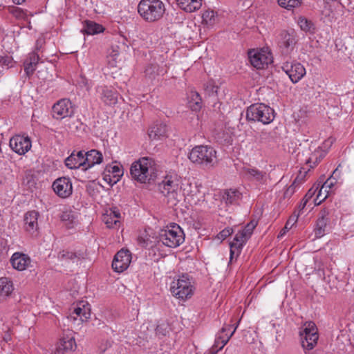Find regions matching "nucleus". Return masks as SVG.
<instances>
[{
  "instance_id": "nucleus-16",
  "label": "nucleus",
  "mask_w": 354,
  "mask_h": 354,
  "mask_svg": "<svg viewBox=\"0 0 354 354\" xmlns=\"http://www.w3.org/2000/svg\"><path fill=\"white\" fill-rule=\"evenodd\" d=\"M31 141L28 136L16 135L10 138V147L17 153L24 155L31 148Z\"/></svg>"
},
{
  "instance_id": "nucleus-34",
  "label": "nucleus",
  "mask_w": 354,
  "mask_h": 354,
  "mask_svg": "<svg viewBox=\"0 0 354 354\" xmlns=\"http://www.w3.org/2000/svg\"><path fill=\"white\" fill-rule=\"evenodd\" d=\"M104 28L99 24L93 21H86L84 24V31L87 35H95L102 32Z\"/></svg>"
},
{
  "instance_id": "nucleus-9",
  "label": "nucleus",
  "mask_w": 354,
  "mask_h": 354,
  "mask_svg": "<svg viewBox=\"0 0 354 354\" xmlns=\"http://www.w3.org/2000/svg\"><path fill=\"white\" fill-rule=\"evenodd\" d=\"M302 347L312 350L317 343L319 335L315 324L313 322H306L299 332Z\"/></svg>"
},
{
  "instance_id": "nucleus-7",
  "label": "nucleus",
  "mask_w": 354,
  "mask_h": 354,
  "mask_svg": "<svg viewBox=\"0 0 354 354\" xmlns=\"http://www.w3.org/2000/svg\"><path fill=\"white\" fill-rule=\"evenodd\" d=\"M160 241L169 248H176L185 241V234L180 227L174 223L160 231Z\"/></svg>"
},
{
  "instance_id": "nucleus-23",
  "label": "nucleus",
  "mask_w": 354,
  "mask_h": 354,
  "mask_svg": "<svg viewBox=\"0 0 354 354\" xmlns=\"http://www.w3.org/2000/svg\"><path fill=\"white\" fill-rule=\"evenodd\" d=\"M39 214L35 210L28 212L24 216V225L26 231L34 232L38 229V217Z\"/></svg>"
},
{
  "instance_id": "nucleus-46",
  "label": "nucleus",
  "mask_w": 354,
  "mask_h": 354,
  "mask_svg": "<svg viewBox=\"0 0 354 354\" xmlns=\"http://www.w3.org/2000/svg\"><path fill=\"white\" fill-rule=\"evenodd\" d=\"M232 233V230L231 228H225L221 232H220L218 235L217 238L221 240H224L227 237H228Z\"/></svg>"
},
{
  "instance_id": "nucleus-58",
  "label": "nucleus",
  "mask_w": 354,
  "mask_h": 354,
  "mask_svg": "<svg viewBox=\"0 0 354 354\" xmlns=\"http://www.w3.org/2000/svg\"><path fill=\"white\" fill-rule=\"evenodd\" d=\"M118 46H116L115 47L111 48V51L109 53V54H116V57H118L119 55V50H118Z\"/></svg>"
},
{
  "instance_id": "nucleus-57",
  "label": "nucleus",
  "mask_w": 354,
  "mask_h": 354,
  "mask_svg": "<svg viewBox=\"0 0 354 354\" xmlns=\"http://www.w3.org/2000/svg\"><path fill=\"white\" fill-rule=\"evenodd\" d=\"M44 43V39H39L36 41V50H39L40 48L42 47L43 44Z\"/></svg>"
},
{
  "instance_id": "nucleus-33",
  "label": "nucleus",
  "mask_w": 354,
  "mask_h": 354,
  "mask_svg": "<svg viewBox=\"0 0 354 354\" xmlns=\"http://www.w3.org/2000/svg\"><path fill=\"white\" fill-rule=\"evenodd\" d=\"M13 291V284L7 277L0 278V297H8Z\"/></svg>"
},
{
  "instance_id": "nucleus-19",
  "label": "nucleus",
  "mask_w": 354,
  "mask_h": 354,
  "mask_svg": "<svg viewBox=\"0 0 354 354\" xmlns=\"http://www.w3.org/2000/svg\"><path fill=\"white\" fill-rule=\"evenodd\" d=\"M10 262L13 268L19 271H23L29 267L31 260L27 254L15 252L11 257Z\"/></svg>"
},
{
  "instance_id": "nucleus-26",
  "label": "nucleus",
  "mask_w": 354,
  "mask_h": 354,
  "mask_svg": "<svg viewBox=\"0 0 354 354\" xmlns=\"http://www.w3.org/2000/svg\"><path fill=\"white\" fill-rule=\"evenodd\" d=\"M120 213L116 208L106 211L102 215V221L106 225L107 227L111 228L120 223Z\"/></svg>"
},
{
  "instance_id": "nucleus-14",
  "label": "nucleus",
  "mask_w": 354,
  "mask_h": 354,
  "mask_svg": "<svg viewBox=\"0 0 354 354\" xmlns=\"http://www.w3.org/2000/svg\"><path fill=\"white\" fill-rule=\"evenodd\" d=\"M131 261V254L127 250H120L115 255L113 262L112 268L116 272H122L127 270Z\"/></svg>"
},
{
  "instance_id": "nucleus-31",
  "label": "nucleus",
  "mask_w": 354,
  "mask_h": 354,
  "mask_svg": "<svg viewBox=\"0 0 354 354\" xmlns=\"http://www.w3.org/2000/svg\"><path fill=\"white\" fill-rule=\"evenodd\" d=\"M189 107L194 111H198L202 108V99L199 93L195 91H191L188 94Z\"/></svg>"
},
{
  "instance_id": "nucleus-52",
  "label": "nucleus",
  "mask_w": 354,
  "mask_h": 354,
  "mask_svg": "<svg viewBox=\"0 0 354 354\" xmlns=\"http://www.w3.org/2000/svg\"><path fill=\"white\" fill-rule=\"evenodd\" d=\"M306 174H307L306 171H304V172L302 171H299V174L297 176V177H299V179L297 180V186L304 181V179L306 176Z\"/></svg>"
},
{
  "instance_id": "nucleus-15",
  "label": "nucleus",
  "mask_w": 354,
  "mask_h": 354,
  "mask_svg": "<svg viewBox=\"0 0 354 354\" xmlns=\"http://www.w3.org/2000/svg\"><path fill=\"white\" fill-rule=\"evenodd\" d=\"M73 113L72 104L69 100L62 99L53 106V116L57 120L70 117Z\"/></svg>"
},
{
  "instance_id": "nucleus-8",
  "label": "nucleus",
  "mask_w": 354,
  "mask_h": 354,
  "mask_svg": "<svg viewBox=\"0 0 354 354\" xmlns=\"http://www.w3.org/2000/svg\"><path fill=\"white\" fill-rule=\"evenodd\" d=\"M171 292L177 298L186 299L194 293V287L188 277L183 275L171 283Z\"/></svg>"
},
{
  "instance_id": "nucleus-21",
  "label": "nucleus",
  "mask_w": 354,
  "mask_h": 354,
  "mask_svg": "<svg viewBox=\"0 0 354 354\" xmlns=\"http://www.w3.org/2000/svg\"><path fill=\"white\" fill-rule=\"evenodd\" d=\"M65 165L71 169L82 167V169L84 170L85 168L84 151H80L77 153L73 152L68 158H66Z\"/></svg>"
},
{
  "instance_id": "nucleus-51",
  "label": "nucleus",
  "mask_w": 354,
  "mask_h": 354,
  "mask_svg": "<svg viewBox=\"0 0 354 354\" xmlns=\"http://www.w3.org/2000/svg\"><path fill=\"white\" fill-rule=\"evenodd\" d=\"M317 189L318 187L315 189L313 188L310 189L305 195V196L304 197V199L306 200L307 201H309V200L313 196Z\"/></svg>"
},
{
  "instance_id": "nucleus-61",
  "label": "nucleus",
  "mask_w": 354,
  "mask_h": 354,
  "mask_svg": "<svg viewBox=\"0 0 354 354\" xmlns=\"http://www.w3.org/2000/svg\"><path fill=\"white\" fill-rule=\"evenodd\" d=\"M26 0H12V1L15 3V4H21L23 3H24Z\"/></svg>"
},
{
  "instance_id": "nucleus-3",
  "label": "nucleus",
  "mask_w": 354,
  "mask_h": 354,
  "mask_svg": "<svg viewBox=\"0 0 354 354\" xmlns=\"http://www.w3.org/2000/svg\"><path fill=\"white\" fill-rule=\"evenodd\" d=\"M138 11L145 21L153 22L162 17L165 8L160 0H141L138 6Z\"/></svg>"
},
{
  "instance_id": "nucleus-37",
  "label": "nucleus",
  "mask_w": 354,
  "mask_h": 354,
  "mask_svg": "<svg viewBox=\"0 0 354 354\" xmlns=\"http://www.w3.org/2000/svg\"><path fill=\"white\" fill-rule=\"evenodd\" d=\"M297 24L300 28L304 32L311 33L315 32V28L314 24L310 20L307 19L306 17H299L297 20Z\"/></svg>"
},
{
  "instance_id": "nucleus-35",
  "label": "nucleus",
  "mask_w": 354,
  "mask_h": 354,
  "mask_svg": "<svg viewBox=\"0 0 354 354\" xmlns=\"http://www.w3.org/2000/svg\"><path fill=\"white\" fill-rule=\"evenodd\" d=\"M241 198V194L237 189H227L224 192L223 199L227 204H233Z\"/></svg>"
},
{
  "instance_id": "nucleus-20",
  "label": "nucleus",
  "mask_w": 354,
  "mask_h": 354,
  "mask_svg": "<svg viewBox=\"0 0 354 354\" xmlns=\"http://www.w3.org/2000/svg\"><path fill=\"white\" fill-rule=\"evenodd\" d=\"M336 184L335 178H328L320 187L316 198L315 199V205H319L322 201L326 200L332 192L333 186Z\"/></svg>"
},
{
  "instance_id": "nucleus-27",
  "label": "nucleus",
  "mask_w": 354,
  "mask_h": 354,
  "mask_svg": "<svg viewBox=\"0 0 354 354\" xmlns=\"http://www.w3.org/2000/svg\"><path fill=\"white\" fill-rule=\"evenodd\" d=\"M281 46L285 48L287 51L292 50L297 43L296 33L294 31L290 32L283 31L281 32Z\"/></svg>"
},
{
  "instance_id": "nucleus-25",
  "label": "nucleus",
  "mask_w": 354,
  "mask_h": 354,
  "mask_svg": "<svg viewBox=\"0 0 354 354\" xmlns=\"http://www.w3.org/2000/svg\"><path fill=\"white\" fill-rule=\"evenodd\" d=\"M237 326H236L232 330H231L232 326L227 325L224 326L221 330L219 336L215 341V344L219 346V349H222L223 347L228 342L231 337L234 333Z\"/></svg>"
},
{
  "instance_id": "nucleus-1",
  "label": "nucleus",
  "mask_w": 354,
  "mask_h": 354,
  "mask_svg": "<svg viewBox=\"0 0 354 354\" xmlns=\"http://www.w3.org/2000/svg\"><path fill=\"white\" fill-rule=\"evenodd\" d=\"M190 189H187L185 187H182V179L176 174L167 175L161 183L158 184V189L165 197L168 198V202L172 205H176V202L179 201L180 197V190L183 189V195L187 198L191 204H196L199 199L196 197L198 189L194 186V190H192V185L187 183Z\"/></svg>"
},
{
  "instance_id": "nucleus-10",
  "label": "nucleus",
  "mask_w": 354,
  "mask_h": 354,
  "mask_svg": "<svg viewBox=\"0 0 354 354\" xmlns=\"http://www.w3.org/2000/svg\"><path fill=\"white\" fill-rule=\"evenodd\" d=\"M90 305L84 301H80L74 308L73 312L67 317V319L74 325L79 326L83 322H87L90 319Z\"/></svg>"
},
{
  "instance_id": "nucleus-60",
  "label": "nucleus",
  "mask_w": 354,
  "mask_h": 354,
  "mask_svg": "<svg viewBox=\"0 0 354 354\" xmlns=\"http://www.w3.org/2000/svg\"><path fill=\"white\" fill-rule=\"evenodd\" d=\"M82 83L84 84V86L86 87V89L87 90H89L91 86L90 85L88 84V80H86V77H82Z\"/></svg>"
},
{
  "instance_id": "nucleus-12",
  "label": "nucleus",
  "mask_w": 354,
  "mask_h": 354,
  "mask_svg": "<svg viewBox=\"0 0 354 354\" xmlns=\"http://www.w3.org/2000/svg\"><path fill=\"white\" fill-rule=\"evenodd\" d=\"M251 64L257 69H262L272 62L271 54L264 50H252L248 53Z\"/></svg>"
},
{
  "instance_id": "nucleus-11",
  "label": "nucleus",
  "mask_w": 354,
  "mask_h": 354,
  "mask_svg": "<svg viewBox=\"0 0 354 354\" xmlns=\"http://www.w3.org/2000/svg\"><path fill=\"white\" fill-rule=\"evenodd\" d=\"M281 69L293 84L299 82L306 73L305 67L297 61L285 62L283 63Z\"/></svg>"
},
{
  "instance_id": "nucleus-54",
  "label": "nucleus",
  "mask_w": 354,
  "mask_h": 354,
  "mask_svg": "<svg viewBox=\"0 0 354 354\" xmlns=\"http://www.w3.org/2000/svg\"><path fill=\"white\" fill-rule=\"evenodd\" d=\"M219 350V346L214 344L212 348L209 351L205 353L204 354H216Z\"/></svg>"
},
{
  "instance_id": "nucleus-50",
  "label": "nucleus",
  "mask_w": 354,
  "mask_h": 354,
  "mask_svg": "<svg viewBox=\"0 0 354 354\" xmlns=\"http://www.w3.org/2000/svg\"><path fill=\"white\" fill-rule=\"evenodd\" d=\"M306 114H307V111L306 110H304V109H301L299 111V112L297 113V116L295 118V120L299 122H303L304 120H301V118L303 117H305L306 116Z\"/></svg>"
},
{
  "instance_id": "nucleus-56",
  "label": "nucleus",
  "mask_w": 354,
  "mask_h": 354,
  "mask_svg": "<svg viewBox=\"0 0 354 354\" xmlns=\"http://www.w3.org/2000/svg\"><path fill=\"white\" fill-rule=\"evenodd\" d=\"M339 175L340 171H339V168L337 167L333 171V174L329 178H335V180H337V178L339 176Z\"/></svg>"
},
{
  "instance_id": "nucleus-40",
  "label": "nucleus",
  "mask_w": 354,
  "mask_h": 354,
  "mask_svg": "<svg viewBox=\"0 0 354 354\" xmlns=\"http://www.w3.org/2000/svg\"><path fill=\"white\" fill-rule=\"evenodd\" d=\"M204 89L207 95L211 96L217 94L218 86L216 85L214 80H211L204 84Z\"/></svg>"
},
{
  "instance_id": "nucleus-53",
  "label": "nucleus",
  "mask_w": 354,
  "mask_h": 354,
  "mask_svg": "<svg viewBox=\"0 0 354 354\" xmlns=\"http://www.w3.org/2000/svg\"><path fill=\"white\" fill-rule=\"evenodd\" d=\"M13 14L17 18H22L24 16L23 10L19 8H17L13 10Z\"/></svg>"
},
{
  "instance_id": "nucleus-28",
  "label": "nucleus",
  "mask_w": 354,
  "mask_h": 354,
  "mask_svg": "<svg viewBox=\"0 0 354 354\" xmlns=\"http://www.w3.org/2000/svg\"><path fill=\"white\" fill-rule=\"evenodd\" d=\"M39 59L38 54L33 52L29 55L28 58L24 62V71L28 76H30L34 73Z\"/></svg>"
},
{
  "instance_id": "nucleus-5",
  "label": "nucleus",
  "mask_w": 354,
  "mask_h": 354,
  "mask_svg": "<svg viewBox=\"0 0 354 354\" xmlns=\"http://www.w3.org/2000/svg\"><path fill=\"white\" fill-rule=\"evenodd\" d=\"M188 158L191 162L196 165H213L216 161V151L211 147L198 145L190 151Z\"/></svg>"
},
{
  "instance_id": "nucleus-6",
  "label": "nucleus",
  "mask_w": 354,
  "mask_h": 354,
  "mask_svg": "<svg viewBox=\"0 0 354 354\" xmlns=\"http://www.w3.org/2000/svg\"><path fill=\"white\" fill-rule=\"evenodd\" d=\"M257 225V221L252 220L248 223L244 229L238 232L235 235L233 241L230 243V262H232L234 257H239L241 253V249L248 239L251 236L254 229Z\"/></svg>"
},
{
  "instance_id": "nucleus-44",
  "label": "nucleus",
  "mask_w": 354,
  "mask_h": 354,
  "mask_svg": "<svg viewBox=\"0 0 354 354\" xmlns=\"http://www.w3.org/2000/svg\"><path fill=\"white\" fill-rule=\"evenodd\" d=\"M299 216V214L297 213V212H294V213L290 216L289 219L287 221L284 229L290 230L292 227L297 223L298 220V217Z\"/></svg>"
},
{
  "instance_id": "nucleus-17",
  "label": "nucleus",
  "mask_w": 354,
  "mask_h": 354,
  "mask_svg": "<svg viewBox=\"0 0 354 354\" xmlns=\"http://www.w3.org/2000/svg\"><path fill=\"white\" fill-rule=\"evenodd\" d=\"M96 91L99 93L100 99L106 105L112 106L118 102L117 92L107 86H98L96 88Z\"/></svg>"
},
{
  "instance_id": "nucleus-49",
  "label": "nucleus",
  "mask_w": 354,
  "mask_h": 354,
  "mask_svg": "<svg viewBox=\"0 0 354 354\" xmlns=\"http://www.w3.org/2000/svg\"><path fill=\"white\" fill-rule=\"evenodd\" d=\"M12 64V58L8 56L0 57V64L9 67Z\"/></svg>"
},
{
  "instance_id": "nucleus-42",
  "label": "nucleus",
  "mask_w": 354,
  "mask_h": 354,
  "mask_svg": "<svg viewBox=\"0 0 354 354\" xmlns=\"http://www.w3.org/2000/svg\"><path fill=\"white\" fill-rule=\"evenodd\" d=\"M158 66L157 65L150 64L145 68V73L149 78H154L158 75Z\"/></svg>"
},
{
  "instance_id": "nucleus-39",
  "label": "nucleus",
  "mask_w": 354,
  "mask_h": 354,
  "mask_svg": "<svg viewBox=\"0 0 354 354\" xmlns=\"http://www.w3.org/2000/svg\"><path fill=\"white\" fill-rule=\"evenodd\" d=\"M278 3L280 6L290 10L299 6L301 3V0H278Z\"/></svg>"
},
{
  "instance_id": "nucleus-24",
  "label": "nucleus",
  "mask_w": 354,
  "mask_h": 354,
  "mask_svg": "<svg viewBox=\"0 0 354 354\" xmlns=\"http://www.w3.org/2000/svg\"><path fill=\"white\" fill-rule=\"evenodd\" d=\"M123 171L118 165H107L104 169V180L109 183H116L122 176Z\"/></svg>"
},
{
  "instance_id": "nucleus-32",
  "label": "nucleus",
  "mask_w": 354,
  "mask_h": 354,
  "mask_svg": "<svg viewBox=\"0 0 354 354\" xmlns=\"http://www.w3.org/2000/svg\"><path fill=\"white\" fill-rule=\"evenodd\" d=\"M328 218L326 212L322 213V215L318 218L315 229V234L316 238H321L323 236L326 232L327 227Z\"/></svg>"
},
{
  "instance_id": "nucleus-36",
  "label": "nucleus",
  "mask_w": 354,
  "mask_h": 354,
  "mask_svg": "<svg viewBox=\"0 0 354 354\" xmlns=\"http://www.w3.org/2000/svg\"><path fill=\"white\" fill-rule=\"evenodd\" d=\"M325 156V152L319 147L315 150L314 153L306 160V164L310 165V167L313 168Z\"/></svg>"
},
{
  "instance_id": "nucleus-4",
  "label": "nucleus",
  "mask_w": 354,
  "mask_h": 354,
  "mask_svg": "<svg viewBox=\"0 0 354 354\" xmlns=\"http://www.w3.org/2000/svg\"><path fill=\"white\" fill-rule=\"evenodd\" d=\"M274 118V111L269 106L261 103L252 104L246 111V119L249 121L268 124Z\"/></svg>"
},
{
  "instance_id": "nucleus-62",
  "label": "nucleus",
  "mask_w": 354,
  "mask_h": 354,
  "mask_svg": "<svg viewBox=\"0 0 354 354\" xmlns=\"http://www.w3.org/2000/svg\"><path fill=\"white\" fill-rule=\"evenodd\" d=\"M287 230H285L284 228L281 231L279 236H283Z\"/></svg>"
},
{
  "instance_id": "nucleus-59",
  "label": "nucleus",
  "mask_w": 354,
  "mask_h": 354,
  "mask_svg": "<svg viewBox=\"0 0 354 354\" xmlns=\"http://www.w3.org/2000/svg\"><path fill=\"white\" fill-rule=\"evenodd\" d=\"M269 136V133L266 131H262L260 134L261 140L266 139Z\"/></svg>"
},
{
  "instance_id": "nucleus-55",
  "label": "nucleus",
  "mask_w": 354,
  "mask_h": 354,
  "mask_svg": "<svg viewBox=\"0 0 354 354\" xmlns=\"http://www.w3.org/2000/svg\"><path fill=\"white\" fill-rule=\"evenodd\" d=\"M308 202V201H307L306 200L303 198L301 203H300V205L298 207V210L296 211L297 213H299L300 214L301 212L305 208Z\"/></svg>"
},
{
  "instance_id": "nucleus-43",
  "label": "nucleus",
  "mask_w": 354,
  "mask_h": 354,
  "mask_svg": "<svg viewBox=\"0 0 354 354\" xmlns=\"http://www.w3.org/2000/svg\"><path fill=\"white\" fill-rule=\"evenodd\" d=\"M299 179V177H296L294 182L292 183L291 185H290L286 190L284 192L283 196L284 198H290L293 194L296 191V188L297 187V180Z\"/></svg>"
},
{
  "instance_id": "nucleus-22",
  "label": "nucleus",
  "mask_w": 354,
  "mask_h": 354,
  "mask_svg": "<svg viewBox=\"0 0 354 354\" xmlns=\"http://www.w3.org/2000/svg\"><path fill=\"white\" fill-rule=\"evenodd\" d=\"M102 160L103 156L102 153L97 150L92 149L84 153L85 168L84 170H87L95 165L100 164Z\"/></svg>"
},
{
  "instance_id": "nucleus-30",
  "label": "nucleus",
  "mask_w": 354,
  "mask_h": 354,
  "mask_svg": "<svg viewBox=\"0 0 354 354\" xmlns=\"http://www.w3.org/2000/svg\"><path fill=\"white\" fill-rule=\"evenodd\" d=\"M178 6L187 12L198 10L201 6V0H176Z\"/></svg>"
},
{
  "instance_id": "nucleus-48",
  "label": "nucleus",
  "mask_w": 354,
  "mask_h": 354,
  "mask_svg": "<svg viewBox=\"0 0 354 354\" xmlns=\"http://www.w3.org/2000/svg\"><path fill=\"white\" fill-rule=\"evenodd\" d=\"M111 346V342L109 341H104L101 342L100 345L99 346V349L101 353H104Z\"/></svg>"
},
{
  "instance_id": "nucleus-45",
  "label": "nucleus",
  "mask_w": 354,
  "mask_h": 354,
  "mask_svg": "<svg viewBox=\"0 0 354 354\" xmlns=\"http://www.w3.org/2000/svg\"><path fill=\"white\" fill-rule=\"evenodd\" d=\"M62 220L64 221H70L71 223H75L76 216L72 212H64L62 215Z\"/></svg>"
},
{
  "instance_id": "nucleus-38",
  "label": "nucleus",
  "mask_w": 354,
  "mask_h": 354,
  "mask_svg": "<svg viewBox=\"0 0 354 354\" xmlns=\"http://www.w3.org/2000/svg\"><path fill=\"white\" fill-rule=\"evenodd\" d=\"M203 23L209 26H212L216 22L217 14L213 10H206L202 15Z\"/></svg>"
},
{
  "instance_id": "nucleus-47",
  "label": "nucleus",
  "mask_w": 354,
  "mask_h": 354,
  "mask_svg": "<svg viewBox=\"0 0 354 354\" xmlns=\"http://www.w3.org/2000/svg\"><path fill=\"white\" fill-rule=\"evenodd\" d=\"M118 57L116 54H109L107 56V62L111 67H116L118 63Z\"/></svg>"
},
{
  "instance_id": "nucleus-29",
  "label": "nucleus",
  "mask_w": 354,
  "mask_h": 354,
  "mask_svg": "<svg viewBox=\"0 0 354 354\" xmlns=\"http://www.w3.org/2000/svg\"><path fill=\"white\" fill-rule=\"evenodd\" d=\"M167 127L165 124H156L152 126L149 132V136L151 140H158L166 137Z\"/></svg>"
},
{
  "instance_id": "nucleus-2",
  "label": "nucleus",
  "mask_w": 354,
  "mask_h": 354,
  "mask_svg": "<svg viewBox=\"0 0 354 354\" xmlns=\"http://www.w3.org/2000/svg\"><path fill=\"white\" fill-rule=\"evenodd\" d=\"M131 177L140 183H149L156 177V169L153 159L142 157L133 162L130 168Z\"/></svg>"
},
{
  "instance_id": "nucleus-18",
  "label": "nucleus",
  "mask_w": 354,
  "mask_h": 354,
  "mask_svg": "<svg viewBox=\"0 0 354 354\" xmlns=\"http://www.w3.org/2000/svg\"><path fill=\"white\" fill-rule=\"evenodd\" d=\"M243 173L249 180L256 181L260 185H266L269 178L266 171L256 167H245Z\"/></svg>"
},
{
  "instance_id": "nucleus-41",
  "label": "nucleus",
  "mask_w": 354,
  "mask_h": 354,
  "mask_svg": "<svg viewBox=\"0 0 354 354\" xmlns=\"http://www.w3.org/2000/svg\"><path fill=\"white\" fill-rule=\"evenodd\" d=\"M58 258L61 260H74L75 259H80L79 256L73 252L62 250L58 254Z\"/></svg>"
},
{
  "instance_id": "nucleus-13",
  "label": "nucleus",
  "mask_w": 354,
  "mask_h": 354,
  "mask_svg": "<svg viewBox=\"0 0 354 354\" xmlns=\"http://www.w3.org/2000/svg\"><path fill=\"white\" fill-rule=\"evenodd\" d=\"M52 187L54 192L62 198H66L73 193L72 182L69 178H58L53 183Z\"/></svg>"
}]
</instances>
